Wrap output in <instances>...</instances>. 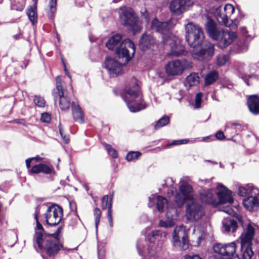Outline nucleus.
Listing matches in <instances>:
<instances>
[{"instance_id":"nucleus-27","label":"nucleus","mask_w":259,"mask_h":259,"mask_svg":"<svg viewBox=\"0 0 259 259\" xmlns=\"http://www.w3.org/2000/svg\"><path fill=\"white\" fill-rule=\"evenodd\" d=\"M200 81V78L197 73H192L189 75L185 81V85L186 87H191L198 85Z\"/></svg>"},{"instance_id":"nucleus-44","label":"nucleus","mask_w":259,"mask_h":259,"mask_svg":"<svg viewBox=\"0 0 259 259\" xmlns=\"http://www.w3.org/2000/svg\"><path fill=\"white\" fill-rule=\"evenodd\" d=\"M113 196H111L109 202H108V196L105 195L103 197L102 199V208L103 209H105L107 207L109 206V203H112V199Z\"/></svg>"},{"instance_id":"nucleus-52","label":"nucleus","mask_w":259,"mask_h":259,"mask_svg":"<svg viewBox=\"0 0 259 259\" xmlns=\"http://www.w3.org/2000/svg\"><path fill=\"white\" fill-rule=\"evenodd\" d=\"M59 133L62 137V140L65 143L67 144L69 142V137L68 136H66L63 134V131L61 129L60 125L59 126Z\"/></svg>"},{"instance_id":"nucleus-3","label":"nucleus","mask_w":259,"mask_h":259,"mask_svg":"<svg viewBox=\"0 0 259 259\" xmlns=\"http://www.w3.org/2000/svg\"><path fill=\"white\" fill-rule=\"evenodd\" d=\"M39 211L36 208L34 214L36 226L33 237L34 246L37 245L40 250H45L49 256H53L60 250L61 245L58 238L59 233L61 231L62 227L60 226L54 234H49L45 232L41 224L39 222L38 215Z\"/></svg>"},{"instance_id":"nucleus-5","label":"nucleus","mask_w":259,"mask_h":259,"mask_svg":"<svg viewBox=\"0 0 259 259\" xmlns=\"http://www.w3.org/2000/svg\"><path fill=\"white\" fill-rule=\"evenodd\" d=\"M121 35L116 34L111 37L106 42V46L109 50L116 48V53L119 58L122 59L123 63H126L135 53L134 43L128 38L122 40L117 47L121 39Z\"/></svg>"},{"instance_id":"nucleus-24","label":"nucleus","mask_w":259,"mask_h":259,"mask_svg":"<svg viewBox=\"0 0 259 259\" xmlns=\"http://www.w3.org/2000/svg\"><path fill=\"white\" fill-rule=\"evenodd\" d=\"M257 189L253 187L251 184H247L245 186H240L238 187V194L241 196L256 194Z\"/></svg>"},{"instance_id":"nucleus-62","label":"nucleus","mask_w":259,"mask_h":259,"mask_svg":"<svg viewBox=\"0 0 259 259\" xmlns=\"http://www.w3.org/2000/svg\"><path fill=\"white\" fill-rule=\"evenodd\" d=\"M179 96L176 97V98L179 100V101H180L183 97V92L181 90H180L178 92Z\"/></svg>"},{"instance_id":"nucleus-43","label":"nucleus","mask_w":259,"mask_h":259,"mask_svg":"<svg viewBox=\"0 0 259 259\" xmlns=\"http://www.w3.org/2000/svg\"><path fill=\"white\" fill-rule=\"evenodd\" d=\"M104 146L109 155L113 158H116L117 157L116 151L113 149L110 145L105 144Z\"/></svg>"},{"instance_id":"nucleus-38","label":"nucleus","mask_w":259,"mask_h":259,"mask_svg":"<svg viewBox=\"0 0 259 259\" xmlns=\"http://www.w3.org/2000/svg\"><path fill=\"white\" fill-rule=\"evenodd\" d=\"M141 155L140 152L131 151L127 153L126 159L127 161H132L138 159Z\"/></svg>"},{"instance_id":"nucleus-36","label":"nucleus","mask_w":259,"mask_h":259,"mask_svg":"<svg viewBox=\"0 0 259 259\" xmlns=\"http://www.w3.org/2000/svg\"><path fill=\"white\" fill-rule=\"evenodd\" d=\"M57 0H50L49 6L50 12L48 13V16L50 18H53L54 14L56 11Z\"/></svg>"},{"instance_id":"nucleus-58","label":"nucleus","mask_w":259,"mask_h":259,"mask_svg":"<svg viewBox=\"0 0 259 259\" xmlns=\"http://www.w3.org/2000/svg\"><path fill=\"white\" fill-rule=\"evenodd\" d=\"M62 62H63V65H64V71L66 73V74L67 75V76L69 78H71V75L69 74L68 70H67V68H66V65H65V64L64 62V61L62 60Z\"/></svg>"},{"instance_id":"nucleus-46","label":"nucleus","mask_w":259,"mask_h":259,"mask_svg":"<svg viewBox=\"0 0 259 259\" xmlns=\"http://www.w3.org/2000/svg\"><path fill=\"white\" fill-rule=\"evenodd\" d=\"M188 142H189V140L187 139L175 140V141H173L172 142H171L170 143L167 144V147H169L170 146L185 144H187Z\"/></svg>"},{"instance_id":"nucleus-56","label":"nucleus","mask_w":259,"mask_h":259,"mask_svg":"<svg viewBox=\"0 0 259 259\" xmlns=\"http://www.w3.org/2000/svg\"><path fill=\"white\" fill-rule=\"evenodd\" d=\"M35 158H30L26 160V165L28 169H29L30 167V163Z\"/></svg>"},{"instance_id":"nucleus-57","label":"nucleus","mask_w":259,"mask_h":259,"mask_svg":"<svg viewBox=\"0 0 259 259\" xmlns=\"http://www.w3.org/2000/svg\"><path fill=\"white\" fill-rule=\"evenodd\" d=\"M240 126V124L236 122H230L228 123L227 125V127L231 126Z\"/></svg>"},{"instance_id":"nucleus-49","label":"nucleus","mask_w":259,"mask_h":259,"mask_svg":"<svg viewBox=\"0 0 259 259\" xmlns=\"http://www.w3.org/2000/svg\"><path fill=\"white\" fill-rule=\"evenodd\" d=\"M249 71L252 73L251 75H248V76L249 78H252V77H256V76L253 73L254 72H255L257 70H258V67L255 64H250L249 66Z\"/></svg>"},{"instance_id":"nucleus-23","label":"nucleus","mask_w":259,"mask_h":259,"mask_svg":"<svg viewBox=\"0 0 259 259\" xmlns=\"http://www.w3.org/2000/svg\"><path fill=\"white\" fill-rule=\"evenodd\" d=\"M176 210L175 208H172L169 211H167L166 213V220H160L159 226L163 228L171 227L174 225V214L176 213Z\"/></svg>"},{"instance_id":"nucleus-13","label":"nucleus","mask_w":259,"mask_h":259,"mask_svg":"<svg viewBox=\"0 0 259 259\" xmlns=\"http://www.w3.org/2000/svg\"><path fill=\"white\" fill-rule=\"evenodd\" d=\"M193 5L192 0H172L169 4V10L179 15L189 10Z\"/></svg>"},{"instance_id":"nucleus-34","label":"nucleus","mask_w":259,"mask_h":259,"mask_svg":"<svg viewBox=\"0 0 259 259\" xmlns=\"http://www.w3.org/2000/svg\"><path fill=\"white\" fill-rule=\"evenodd\" d=\"M162 237V233L158 230L153 231L148 236V240L150 243H155L156 241L159 240Z\"/></svg>"},{"instance_id":"nucleus-33","label":"nucleus","mask_w":259,"mask_h":259,"mask_svg":"<svg viewBox=\"0 0 259 259\" xmlns=\"http://www.w3.org/2000/svg\"><path fill=\"white\" fill-rule=\"evenodd\" d=\"M248 49V45L244 41H239L233 47L232 51L235 53L245 52Z\"/></svg>"},{"instance_id":"nucleus-20","label":"nucleus","mask_w":259,"mask_h":259,"mask_svg":"<svg viewBox=\"0 0 259 259\" xmlns=\"http://www.w3.org/2000/svg\"><path fill=\"white\" fill-rule=\"evenodd\" d=\"M200 199L203 203L217 206L218 204V200L215 195L211 190H202L200 193Z\"/></svg>"},{"instance_id":"nucleus-32","label":"nucleus","mask_w":259,"mask_h":259,"mask_svg":"<svg viewBox=\"0 0 259 259\" xmlns=\"http://www.w3.org/2000/svg\"><path fill=\"white\" fill-rule=\"evenodd\" d=\"M25 0H11V9L17 11H22L25 6Z\"/></svg>"},{"instance_id":"nucleus-48","label":"nucleus","mask_w":259,"mask_h":259,"mask_svg":"<svg viewBox=\"0 0 259 259\" xmlns=\"http://www.w3.org/2000/svg\"><path fill=\"white\" fill-rule=\"evenodd\" d=\"M202 96V94L201 93H199L196 94L195 104V107L196 108H199L200 107Z\"/></svg>"},{"instance_id":"nucleus-4","label":"nucleus","mask_w":259,"mask_h":259,"mask_svg":"<svg viewBox=\"0 0 259 259\" xmlns=\"http://www.w3.org/2000/svg\"><path fill=\"white\" fill-rule=\"evenodd\" d=\"M176 22L177 21L174 19L163 22L155 18L151 22V28L152 30L159 32L162 35L163 43L170 47L171 54L179 56L185 55V52L183 48H180L177 45L176 37L170 33V30L174 27Z\"/></svg>"},{"instance_id":"nucleus-63","label":"nucleus","mask_w":259,"mask_h":259,"mask_svg":"<svg viewBox=\"0 0 259 259\" xmlns=\"http://www.w3.org/2000/svg\"><path fill=\"white\" fill-rule=\"evenodd\" d=\"M148 253L150 255H152L154 254V252H153H153L154 251H156V249H153V248L152 247H149L148 248Z\"/></svg>"},{"instance_id":"nucleus-40","label":"nucleus","mask_w":259,"mask_h":259,"mask_svg":"<svg viewBox=\"0 0 259 259\" xmlns=\"http://www.w3.org/2000/svg\"><path fill=\"white\" fill-rule=\"evenodd\" d=\"M94 215L95 220V228L97 230L98 225L100 223V218L101 217V211L100 209L96 207L94 210Z\"/></svg>"},{"instance_id":"nucleus-50","label":"nucleus","mask_w":259,"mask_h":259,"mask_svg":"<svg viewBox=\"0 0 259 259\" xmlns=\"http://www.w3.org/2000/svg\"><path fill=\"white\" fill-rule=\"evenodd\" d=\"M29 172L32 174H38L41 172L40 164H36L32 166V167L29 169Z\"/></svg>"},{"instance_id":"nucleus-19","label":"nucleus","mask_w":259,"mask_h":259,"mask_svg":"<svg viewBox=\"0 0 259 259\" xmlns=\"http://www.w3.org/2000/svg\"><path fill=\"white\" fill-rule=\"evenodd\" d=\"M155 45V39L150 34L147 33H145L142 35L139 42V47L143 51L148 50H153Z\"/></svg>"},{"instance_id":"nucleus-37","label":"nucleus","mask_w":259,"mask_h":259,"mask_svg":"<svg viewBox=\"0 0 259 259\" xmlns=\"http://www.w3.org/2000/svg\"><path fill=\"white\" fill-rule=\"evenodd\" d=\"M56 81L58 95H63V94L65 93V90L63 89L62 84V79H61L60 76H57L56 77Z\"/></svg>"},{"instance_id":"nucleus-16","label":"nucleus","mask_w":259,"mask_h":259,"mask_svg":"<svg viewBox=\"0 0 259 259\" xmlns=\"http://www.w3.org/2000/svg\"><path fill=\"white\" fill-rule=\"evenodd\" d=\"M104 67L112 77L117 76L122 72L121 64L110 57L106 58L104 62Z\"/></svg>"},{"instance_id":"nucleus-29","label":"nucleus","mask_w":259,"mask_h":259,"mask_svg":"<svg viewBox=\"0 0 259 259\" xmlns=\"http://www.w3.org/2000/svg\"><path fill=\"white\" fill-rule=\"evenodd\" d=\"M37 8V0L34 2V6H29L26 10V14L30 21L34 25L37 22V14L36 13Z\"/></svg>"},{"instance_id":"nucleus-28","label":"nucleus","mask_w":259,"mask_h":259,"mask_svg":"<svg viewBox=\"0 0 259 259\" xmlns=\"http://www.w3.org/2000/svg\"><path fill=\"white\" fill-rule=\"evenodd\" d=\"M223 228L226 232H234L238 226L237 223L233 219H226L223 221Z\"/></svg>"},{"instance_id":"nucleus-59","label":"nucleus","mask_w":259,"mask_h":259,"mask_svg":"<svg viewBox=\"0 0 259 259\" xmlns=\"http://www.w3.org/2000/svg\"><path fill=\"white\" fill-rule=\"evenodd\" d=\"M176 191V188H175V187H171L169 190H168V194L169 195H170V194L171 195H174V193Z\"/></svg>"},{"instance_id":"nucleus-21","label":"nucleus","mask_w":259,"mask_h":259,"mask_svg":"<svg viewBox=\"0 0 259 259\" xmlns=\"http://www.w3.org/2000/svg\"><path fill=\"white\" fill-rule=\"evenodd\" d=\"M222 8L219 7L215 12V16L218 22L220 24L224 25L227 27H233L232 21L230 20V18L224 12H223Z\"/></svg>"},{"instance_id":"nucleus-2","label":"nucleus","mask_w":259,"mask_h":259,"mask_svg":"<svg viewBox=\"0 0 259 259\" xmlns=\"http://www.w3.org/2000/svg\"><path fill=\"white\" fill-rule=\"evenodd\" d=\"M187 201L186 206V217L190 221L200 220L204 214L202 206L193 195L192 187L187 182L181 181L179 190L175 195V202L179 207Z\"/></svg>"},{"instance_id":"nucleus-42","label":"nucleus","mask_w":259,"mask_h":259,"mask_svg":"<svg viewBox=\"0 0 259 259\" xmlns=\"http://www.w3.org/2000/svg\"><path fill=\"white\" fill-rule=\"evenodd\" d=\"M33 101L35 104L38 107H42L45 105V100L43 98L40 96H35Z\"/></svg>"},{"instance_id":"nucleus-54","label":"nucleus","mask_w":259,"mask_h":259,"mask_svg":"<svg viewBox=\"0 0 259 259\" xmlns=\"http://www.w3.org/2000/svg\"><path fill=\"white\" fill-rule=\"evenodd\" d=\"M215 138L220 140H222L225 138V135L223 132L218 131L215 135Z\"/></svg>"},{"instance_id":"nucleus-53","label":"nucleus","mask_w":259,"mask_h":259,"mask_svg":"<svg viewBox=\"0 0 259 259\" xmlns=\"http://www.w3.org/2000/svg\"><path fill=\"white\" fill-rule=\"evenodd\" d=\"M222 210L229 215H234L235 213V212L233 210V209L230 207L229 206L226 207L223 209H222Z\"/></svg>"},{"instance_id":"nucleus-22","label":"nucleus","mask_w":259,"mask_h":259,"mask_svg":"<svg viewBox=\"0 0 259 259\" xmlns=\"http://www.w3.org/2000/svg\"><path fill=\"white\" fill-rule=\"evenodd\" d=\"M247 105L250 111L254 114L259 113V98L257 95L250 96L247 99Z\"/></svg>"},{"instance_id":"nucleus-30","label":"nucleus","mask_w":259,"mask_h":259,"mask_svg":"<svg viewBox=\"0 0 259 259\" xmlns=\"http://www.w3.org/2000/svg\"><path fill=\"white\" fill-rule=\"evenodd\" d=\"M219 78V73L215 70L209 72L204 77V84L205 85H209L217 81Z\"/></svg>"},{"instance_id":"nucleus-35","label":"nucleus","mask_w":259,"mask_h":259,"mask_svg":"<svg viewBox=\"0 0 259 259\" xmlns=\"http://www.w3.org/2000/svg\"><path fill=\"white\" fill-rule=\"evenodd\" d=\"M169 122V118L167 116H164L159 119L155 124V129L158 130L166 124H167Z\"/></svg>"},{"instance_id":"nucleus-6","label":"nucleus","mask_w":259,"mask_h":259,"mask_svg":"<svg viewBox=\"0 0 259 259\" xmlns=\"http://www.w3.org/2000/svg\"><path fill=\"white\" fill-rule=\"evenodd\" d=\"M121 96L132 112H138L147 107V105L142 100V95L137 82H135L132 88L125 90Z\"/></svg>"},{"instance_id":"nucleus-11","label":"nucleus","mask_w":259,"mask_h":259,"mask_svg":"<svg viewBox=\"0 0 259 259\" xmlns=\"http://www.w3.org/2000/svg\"><path fill=\"white\" fill-rule=\"evenodd\" d=\"M63 210L62 207L57 205H53L49 207L45 213L47 223L51 226L59 224L63 217Z\"/></svg>"},{"instance_id":"nucleus-12","label":"nucleus","mask_w":259,"mask_h":259,"mask_svg":"<svg viewBox=\"0 0 259 259\" xmlns=\"http://www.w3.org/2000/svg\"><path fill=\"white\" fill-rule=\"evenodd\" d=\"M237 245L235 242L228 244H223L217 243L213 246L214 251L223 256V258H226L235 255Z\"/></svg>"},{"instance_id":"nucleus-61","label":"nucleus","mask_w":259,"mask_h":259,"mask_svg":"<svg viewBox=\"0 0 259 259\" xmlns=\"http://www.w3.org/2000/svg\"><path fill=\"white\" fill-rule=\"evenodd\" d=\"M222 87L224 88H227L229 89H231L233 87V85L231 83H224L223 84Z\"/></svg>"},{"instance_id":"nucleus-47","label":"nucleus","mask_w":259,"mask_h":259,"mask_svg":"<svg viewBox=\"0 0 259 259\" xmlns=\"http://www.w3.org/2000/svg\"><path fill=\"white\" fill-rule=\"evenodd\" d=\"M112 204H111L110 202L109 204L108 210L107 212L108 222L111 227L113 226V220L112 217Z\"/></svg>"},{"instance_id":"nucleus-26","label":"nucleus","mask_w":259,"mask_h":259,"mask_svg":"<svg viewBox=\"0 0 259 259\" xmlns=\"http://www.w3.org/2000/svg\"><path fill=\"white\" fill-rule=\"evenodd\" d=\"M206 29L209 36L213 39L218 38L219 33L221 31L217 28L214 22L210 20L206 25Z\"/></svg>"},{"instance_id":"nucleus-64","label":"nucleus","mask_w":259,"mask_h":259,"mask_svg":"<svg viewBox=\"0 0 259 259\" xmlns=\"http://www.w3.org/2000/svg\"><path fill=\"white\" fill-rule=\"evenodd\" d=\"M222 259H240L239 256L237 254H235V255H233V256L223 258Z\"/></svg>"},{"instance_id":"nucleus-15","label":"nucleus","mask_w":259,"mask_h":259,"mask_svg":"<svg viewBox=\"0 0 259 259\" xmlns=\"http://www.w3.org/2000/svg\"><path fill=\"white\" fill-rule=\"evenodd\" d=\"M218 36V38H215V40L218 41L219 47L222 49L226 48L230 45L236 37L234 32L227 30H221Z\"/></svg>"},{"instance_id":"nucleus-45","label":"nucleus","mask_w":259,"mask_h":259,"mask_svg":"<svg viewBox=\"0 0 259 259\" xmlns=\"http://www.w3.org/2000/svg\"><path fill=\"white\" fill-rule=\"evenodd\" d=\"M41 172L46 174H50L52 171V168L51 166L46 164H40Z\"/></svg>"},{"instance_id":"nucleus-51","label":"nucleus","mask_w":259,"mask_h":259,"mask_svg":"<svg viewBox=\"0 0 259 259\" xmlns=\"http://www.w3.org/2000/svg\"><path fill=\"white\" fill-rule=\"evenodd\" d=\"M41 120L46 123H49L51 121V116L48 113H44L41 114Z\"/></svg>"},{"instance_id":"nucleus-55","label":"nucleus","mask_w":259,"mask_h":259,"mask_svg":"<svg viewBox=\"0 0 259 259\" xmlns=\"http://www.w3.org/2000/svg\"><path fill=\"white\" fill-rule=\"evenodd\" d=\"M185 259H202L198 255L195 254L192 256L189 255H186L185 256Z\"/></svg>"},{"instance_id":"nucleus-1","label":"nucleus","mask_w":259,"mask_h":259,"mask_svg":"<svg viewBox=\"0 0 259 259\" xmlns=\"http://www.w3.org/2000/svg\"><path fill=\"white\" fill-rule=\"evenodd\" d=\"M185 30L186 41L193 48L191 51L192 57L201 61L209 60L214 55V48L213 44L207 42L199 51L196 49L197 47L201 45L204 39L202 28L197 24L190 22L185 25Z\"/></svg>"},{"instance_id":"nucleus-25","label":"nucleus","mask_w":259,"mask_h":259,"mask_svg":"<svg viewBox=\"0 0 259 259\" xmlns=\"http://www.w3.org/2000/svg\"><path fill=\"white\" fill-rule=\"evenodd\" d=\"M72 113L74 120L77 122H84L83 114L81 108L74 102L72 104Z\"/></svg>"},{"instance_id":"nucleus-39","label":"nucleus","mask_w":259,"mask_h":259,"mask_svg":"<svg viewBox=\"0 0 259 259\" xmlns=\"http://www.w3.org/2000/svg\"><path fill=\"white\" fill-rule=\"evenodd\" d=\"M223 12H224L230 18L231 15L234 12L235 9L233 5L227 4L222 8Z\"/></svg>"},{"instance_id":"nucleus-18","label":"nucleus","mask_w":259,"mask_h":259,"mask_svg":"<svg viewBox=\"0 0 259 259\" xmlns=\"http://www.w3.org/2000/svg\"><path fill=\"white\" fill-rule=\"evenodd\" d=\"M149 201L148 205L149 207H152L154 205V203L156 202L157 210L160 212L164 211V209L166 208L167 206V199L160 196L152 195L149 197Z\"/></svg>"},{"instance_id":"nucleus-7","label":"nucleus","mask_w":259,"mask_h":259,"mask_svg":"<svg viewBox=\"0 0 259 259\" xmlns=\"http://www.w3.org/2000/svg\"><path fill=\"white\" fill-rule=\"evenodd\" d=\"M255 226L253 223H248L240 236L243 259H251L253 254L251 245L252 241L254 236Z\"/></svg>"},{"instance_id":"nucleus-17","label":"nucleus","mask_w":259,"mask_h":259,"mask_svg":"<svg viewBox=\"0 0 259 259\" xmlns=\"http://www.w3.org/2000/svg\"><path fill=\"white\" fill-rule=\"evenodd\" d=\"M254 196L251 195L243 200L244 207L250 211H256L259 209V194L258 192Z\"/></svg>"},{"instance_id":"nucleus-41","label":"nucleus","mask_w":259,"mask_h":259,"mask_svg":"<svg viewBox=\"0 0 259 259\" xmlns=\"http://www.w3.org/2000/svg\"><path fill=\"white\" fill-rule=\"evenodd\" d=\"M229 60V56L227 55H221L217 57V64L222 66L225 64V63Z\"/></svg>"},{"instance_id":"nucleus-8","label":"nucleus","mask_w":259,"mask_h":259,"mask_svg":"<svg viewBox=\"0 0 259 259\" xmlns=\"http://www.w3.org/2000/svg\"><path fill=\"white\" fill-rule=\"evenodd\" d=\"M119 17L121 23L125 26H128L133 31L137 32L140 30L138 18L134 10L129 7L121 8L119 11Z\"/></svg>"},{"instance_id":"nucleus-14","label":"nucleus","mask_w":259,"mask_h":259,"mask_svg":"<svg viewBox=\"0 0 259 259\" xmlns=\"http://www.w3.org/2000/svg\"><path fill=\"white\" fill-rule=\"evenodd\" d=\"M217 196L219 198L218 204L219 203L231 204L233 202V192L228 190L223 184L218 183L217 185Z\"/></svg>"},{"instance_id":"nucleus-10","label":"nucleus","mask_w":259,"mask_h":259,"mask_svg":"<svg viewBox=\"0 0 259 259\" xmlns=\"http://www.w3.org/2000/svg\"><path fill=\"white\" fill-rule=\"evenodd\" d=\"M172 239L175 246L182 250L188 248L189 241L187 239V234L183 226H177L175 228Z\"/></svg>"},{"instance_id":"nucleus-60","label":"nucleus","mask_w":259,"mask_h":259,"mask_svg":"<svg viewBox=\"0 0 259 259\" xmlns=\"http://www.w3.org/2000/svg\"><path fill=\"white\" fill-rule=\"evenodd\" d=\"M137 249L138 250V252L139 253L140 255H142V252H141V244H140V241H138V243H137Z\"/></svg>"},{"instance_id":"nucleus-9","label":"nucleus","mask_w":259,"mask_h":259,"mask_svg":"<svg viewBox=\"0 0 259 259\" xmlns=\"http://www.w3.org/2000/svg\"><path fill=\"white\" fill-rule=\"evenodd\" d=\"M192 67V63L186 59L175 60L169 62L165 65V69L168 75L177 76L182 74L185 70Z\"/></svg>"},{"instance_id":"nucleus-31","label":"nucleus","mask_w":259,"mask_h":259,"mask_svg":"<svg viewBox=\"0 0 259 259\" xmlns=\"http://www.w3.org/2000/svg\"><path fill=\"white\" fill-rule=\"evenodd\" d=\"M59 106L62 110H66L69 109L70 105V101L65 93L63 95H59Z\"/></svg>"}]
</instances>
